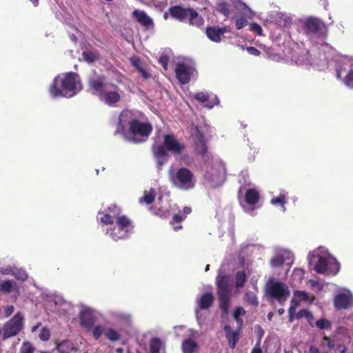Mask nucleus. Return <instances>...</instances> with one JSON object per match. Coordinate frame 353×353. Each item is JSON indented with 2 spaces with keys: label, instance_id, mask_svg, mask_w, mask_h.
Instances as JSON below:
<instances>
[{
  "label": "nucleus",
  "instance_id": "f257e3e1",
  "mask_svg": "<svg viewBox=\"0 0 353 353\" xmlns=\"http://www.w3.org/2000/svg\"><path fill=\"white\" fill-rule=\"evenodd\" d=\"M144 114L138 110L125 109L119 114V127L116 133H125V125H128L130 134L134 137L148 138L152 131V126L149 122H143Z\"/></svg>",
  "mask_w": 353,
  "mask_h": 353
},
{
  "label": "nucleus",
  "instance_id": "f03ea898",
  "mask_svg": "<svg viewBox=\"0 0 353 353\" xmlns=\"http://www.w3.org/2000/svg\"><path fill=\"white\" fill-rule=\"evenodd\" d=\"M185 149V144L180 143L172 134H165L163 137V144L159 145H154L152 148L157 166L160 169L168 160V152H172L174 155H179Z\"/></svg>",
  "mask_w": 353,
  "mask_h": 353
},
{
  "label": "nucleus",
  "instance_id": "7ed1b4c3",
  "mask_svg": "<svg viewBox=\"0 0 353 353\" xmlns=\"http://www.w3.org/2000/svg\"><path fill=\"white\" fill-rule=\"evenodd\" d=\"M77 74L70 72L56 77L49 88L53 97H72L77 94Z\"/></svg>",
  "mask_w": 353,
  "mask_h": 353
},
{
  "label": "nucleus",
  "instance_id": "20e7f679",
  "mask_svg": "<svg viewBox=\"0 0 353 353\" xmlns=\"http://www.w3.org/2000/svg\"><path fill=\"white\" fill-rule=\"evenodd\" d=\"M168 11L172 18L181 22L188 19L189 25L192 26L201 28L205 23L203 17L192 8L176 5L170 7Z\"/></svg>",
  "mask_w": 353,
  "mask_h": 353
},
{
  "label": "nucleus",
  "instance_id": "39448f33",
  "mask_svg": "<svg viewBox=\"0 0 353 353\" xmlns=\"http://www.w3.org/2000/svg\"><path fill=\"white\" fill-rule=\"evenodd\" d=\"M230 282V278L229 275L219 274L216 278L219 307L222 312L223 316H227L229 312L231 298V286Z\"/></svg>",
  "mask_w": 353,
  "mask_h": 353
},
{
  "label": "nucleus",
  "instance_id": "423d86ee",
  "mask_svg": "<svg viewBox=\"0 0 353 353\" xmlns=\"http://www.w3.org/2000/svg\"><path fill=\"white\" fill-rule=\"evenodd\" d=\"M169 178L172 185L181 190H189L195 186L196 180L194 175L187 168H180L176 172L170 170Z\"/></svg>",
  "mask_w": 353,
  "mask_h": 353
},
{
  "label": "nucleus",
  "instance_id": "0eeeda50",
  "mask_svg": "<svg viewBox=\"0 0 353 353\" xmlns=\"http://www.w3.org/2000/svg\"><path fill=\"white\" fill-rule=\"evenodd\" d=\"M134 225L132 221L125 215L117 217L113 228L107 230L106 234L114 241L127 239L132 233Z\"/></svg>",
  "mask_w": 353,
  "mask_h": 353
},
{
  "label": "nucleus",
  "instance_id": "6e6552de",
  "mask_svg": "<svg viewBox=\"0 0 353 353\" xmlns=\"http://www.w3.org/2000/svg\"><path fill=\"white\" fill-rule=\"evenodd\" d=\"M304 32L307 35H315L321 39L327 36V28L325 23L320 19L309 17L303 22Z\"/></svg>",
  "mask_w": 353,
  "mask_h": 353
},
{
  "label": "nucleus",
  "instance_id": "1a4fd4ad",
  "mask_svg": "<svg viewBox=\"0 0 353 353\" xmlns=\"http://www.w3.org/2000/svg\"><path fill=\"white\" fill-rule=\"evenodd\" d=\"M193 148L194 152L201 157L205 163L210 165L212 162V155L208 151V146L205 136L202 132L197 130L194 139Z\"/></svg>",
  "mask_w": 353,
  "mask_h": 353
},
{
  "label": "nucleus",
  "instance_id": "9d476101",
  "mask_svg": "<svg viewBox=\"0 0 353 353\" xmlns=\"http://www.w3.org/2000/svg\"><path fill=\"white\" fill-rule=\"evenodd\" d=\"M23 316L17 312L12 319L7 321L3 327V339L17 336L23 327Z\"/></svg>",
  "mask_w": 353,
  "mask_h": 353
},
{
  "label": "nucleus",
  "instance_id": "9b49d317",
  "mask_svg": "<svg viewBox=\"0 0 353 353\" xmlns=\"http://www.w3.org/2000/svg\"><path fill=\"white\" fill-rule=\"evenodd\" d=\"M269 295L279 301V302L285 301L290 294L288 287L280 282L273 283L268 288Z\"/></svg>",
  "mask_w": 353,
  "mask_h": 353
},
{
  "label": "nucleus",
  "instance_id": "f8f14e48",
  "mask_svg": "<svg viewBox=\"0 0 353 353\" xmlns=\"http://www.w3.org/2000/svg\"><path fill=\"white\" fill-rule=\"evenodd\" d=\"M105 77L104 75L97 74L91 77L88 80V86L90 90L94 94H99L100 96L104 92L105 86Z\"/></svg>",
  "mask_w": 353,
  "mask_h": 353
},
{
  "label": "nucleus",
  "instance_id": "ddd939ff",
  "mask_svg": "<svg viewBox=\"0 0 353 353\" xmlns=\"http://www.w3.org/2000/svg\"><path fill=\"white\" fill-rule=\"evenodd\" d=\"M205 179L213 188L221 186L224 182V176L221 171L211 168V170H207L205 173Z\"/></svg>",
  "mask_w": 353,
  "mask_h": 353
},
{
  "label": "nucleus",
  "instance_id": "4468645a",
  "mask_svg": "<svg viewBox=\"0 0 353 353\" xmlns=\"http://www.w3.org/2000/svg\"><path fill=\"white\" fill-rule=\"evenodd\" d=\"M176 77L181 84H186L190 81V68L183 62L177 63L175 68Z\"/></svg>",
  "mask_w": 353,
  "mask_h": 353
},
{
  "label": "nucleus",
  "instance_id": "2eb2a0df",
  "mask_svg": "<svg viewBox=\"0 0 353 353\" xmlns=\"http://www.w3.org/2000/svg\"><path fill=\"white\" fill-rule=\"evenodd\" d=\"M334 304L338 310L350 308L353 306V296L351 294L340 293L334 297Z\"/></svg>",
  "mask_w": 353,
  "mask_h": 353
},
{
  "label": "nucleus",
  "instance_id": "dca6fc26",
  "mask_svg": "<svg viewBox=\"0 0 353 353\" xmlns=\"http://www.w3.org/2000/svg\"><path fill=\"white\" fill-rule=\"evenodd\" d=\"M223 330L225 333V337L228 341L229 345L232 349H234L239 340L240 330H236L232 331L231 327L229 325H225Z\"/></svg>",
  "mask_w": 353,
  "mask_h": 353
},
{
  "label": "nucleus",
  "instance_id": "f3484780",
  "mask_svg": "<svg viewBox=\"0 0 353 353\" xmlns=\"http://www.w3.org/2000/svg\"><path fill=\"white\" fill-rule=\"evenodd\" d=\"M205 33L208 38L216 43L221 41V30L219 26H208L205 29Z\"/></svg>",
  "mask_w": 353,
  "mask_h": 353
},
{
  "label": "nucleus",
  "instance_id": "a211bd4d",
  "mask_svg": "<svg viewBox=\"0 0 353 353\" xmlns=\"http://www.w3.org/2000/svg\"><path fill=\"white\" fill-rule=\"evenodd\" d=\"M214 301V294L212 292H206L201 296L198 301V305L202 310L210 308Z\"/></svg>",
  "mask_w": 353,
  "mask_h": 353
},
{
  "label": "nucleus",
  "instance_id": "6ab92c4d",
  "mask_svg": "<svg viewBox=\"0 0 353 353\" xmlns=\"http://www.w3.org/2000/svg\"><path fill=\"white\" fill-rule=\"evenodd\" d=\"M132 16L139 23L143 26H149L152 23V20L143 10H134L132 12Z\"/></svg>",
  "mask_w": 353,
  "mask_h": 353
},
{
  "label": "nucleus",
  "instance_id": "aec40b11",
  "mask_svg": "<svg viewBox=\"0 0 353 353\" xmlns=\"http://www.w3.org/2000/svg\"><path fill=\"white\" fill-rule=\"evenodd\" d=\"M260 195L259 192L254 188L248 189L245 194V201L248 205L254 206L259 203Z\"/></svg>",
  "mask_w": 353,
  "mask_h": 353
},
{
  "label": "nucleus",
  "instance_id": "412c9836",
  "mask_svg": "<svg viewBox=\"0 0 353 353\" xmlns=\"http://www.w3.org/2000/svg\"><path fill=\"white\" fill-rule=\"evenodd\" d=\"M94 322L95 319L90 312L85 310L81 313L80 323L83 327L90 329L92 327Z\"/></svg>",
  "mask_w": 353,
  "mask_h": 353
},
{
  "label": "nucleus",
  "instance_id": "4be33fe9",
  "mask_svg": "<svg viewBox=\"0 0 353 353\" xmlns=\"http://www.w3.org/2000/svg\"><path fill=\"white\" fill-rule=\"evenodd\" d=\"M102 95L104 97L105 103L110 106H112L121 100V95L117 91L104 92Z\"/></svg>",
  "mask_w": 353,
  "mask_h": 353
},
{
  "label": "nucleus",
  "instance_id": "5701e85b",
  "mask_svg": "<svg viewBox=\"0 0 353 353\" xmlns=\"http://www.w3.org/2000/svg\"><path fill=\"white\" fill-rule=\"evenodd\" d=\"M99 53L97 50H86L82 52L83 59L88 63H92L99 59Z\"/></svg>",
  "mask_w": 353,
  "mask_h": 353
},
{
  "label": "nucleus",
  "instance_id": "b1692460",
  "mask_svg": "<svg viewBox=\"0 0 353 353\" xmlns=\"http://www.w3.org/2000/svg\"><path fill=\"white\" fill-rule=\"evenodd\" d=\"M198 345L192 339H188L182 343V350L183 353H193L197 348Z\"/></svg>",
  "mask_w": 353,
  "mask_h": 353
},
{
  "label": "nucleus",
  "instance_id": "393cba45",
  "mask_svg": "<svg viewBox=\"0 0 353 353\" xmlns=\"http://www.w3.org/2000/svg\"><path fill=\"white\" fill-rule=\"evenodd\" d=\"M156 197V192L154 188H150L148 192L145 191L144 195L139 198V202L140 203H145L150 205L154 201Z\"/></svg>",
  "mask_w": 353,
  "mask_h": 353
},
{
  "label": "nucleus",
  "instance_id": "a878e982",
  "mask_svg": "<svg viewBox=\"0 0 353 353\" xmlns=\"http://www.w3.org/2000/svg\"><path fill=\"white\" fill-rule=\"evenodd\" d=\"M235 285L236 288H241L245 285L247 281V276L245 271H238L235 274Z\"/></svg>",
  "mask_w": 353,
  "mask_h": 353
},
{
  "label": "nucleus",
  "instance_id": "bb28decb",
  "mask_svg": "<svg viewBox=\"0 0 353 353\" xmlns=\"http://www.w3.org/2000/svg\"><path fill=\"white\" fill-rule=\"evenodd\" d=\"M327 261L325 257L321 256L316 262L314 270L317 273L323 274L327 272Z\"/></svg>",
  "mask_w": 353,
  "mask_h": 353
},
{
  "label": "nucleus",
  "instance_id": "cd10ccee",
  "mask_svg": "<svg viewBox=\"0 0 353 353\" xmlns=\"http://www.w3.org/2000/svg\"><path fill=\"white\" fill-rule=\"evenodd\" d=\"M15 285V282L10 280L1 281L0 283V292L9 294L13 290Z\"/></svg>",
  "mask_w": 353,
  "mask_h": 353
},
{
  "label": "nucleus",
  "instance_id": "c85d7f7f",
  "mask_svg": "<svg viewBox=\"0 0 353 353\" xmlns=\"http://www.w3.org/2000/svg\"><path fill=\"white\" fill-rule=\"evenodd\" d=\"M161 341L159 338H152L150 343V353H160Z\"/></svg>",
  "mask_w": 353,
  "mask_h": 353
},
{
  "label": "nucleus",
  "instance_id": "c756f323",
  "mask_svg": "<svg viewBox=\"0 0 353 353\" xmlns=\"http://www.w3.org/2000/svg\"><path fill=\"white\" fill-rule=\"evenodd\" d=\"M57 348L61 353H70L72 350V344L69 341H64L58 344Z\"/></svg>",
  "mask_w": 353,
  "mask_h": 353
},
{
  "label": "nucleus",
  "instance_id": "7c9ffc66",
  "mask_svg": "<svg viewBox=\"0 0 353 353\" xmlns=\"http://www.w3.org/2000/svg\"><path fill=\"white\" fill-rule=\"evenodd\" d=\"M217 10L223 14L224 16L228 17L230 14V5L226 2L222 1L216 4Z\"/></svg>",
  "mask_w": 353,
  "mask_h": 353
},
{
  "label": "nucleus",
  "instance_id": "2f4dec72",
  "mask_svg": "<svg viewBox=\"0 0 353 353\" xmlns=\"http://www.w3.org/2000/svg\"><path fill=\"white\" fill-rule=\"evenodd\" d=\"M244 299L246 302L252 305L257 306L259 305L257 297L253 292H246L245 294Z\"/></svg>",
  "mask_w": 353,
  "mask_h": 353
},
{
  "label": "nucleus",
  "instance_id": "473e14b6",
  "mask_svg": "<svg viewBox=\"0 0 353 353\" xmlns=\"http://www.w3.org/2000/svg\"><path fill=\"white\" fill-rule=\"evenodd\" d=\"M99 214H102L100 221L105 225H112L114 223V218L108 211L106 212H99Z\"/></svg>",
  "mask_w": 353,
  "mask_h": 353
},
{
  "label": "nucleus",
  "instance_id": "72a5a7b5",
  "mask_svg": "<svg viewBox=\"0 0 353 353\" xmlns=\"http://www.w3.org/2000/svg\"><path fill=\"white\" fill-rule=\"evenodd\" d=\"M107 211L111 214L113 218L117 219V217L121 216V209L116 204H111L107 209Z\"/></svg>",
  "mask_w": 353,
  "mask_h": 353
},
{
  "label": "nucleus",
  "instance_id": "f704fd0d",
  "mask_svg": "<svg viewBox=\"0 0 353 353\" xmlns=\"http://www.w3.org/2000/svg\"><path fill=\"white\" fill-rule=\"evenodd\" d=\"M285 262L284 257L282 255H276L271 259L270 265L272 268H279L283 265Z\"/></svg>",
  "mask_w": 353,
  "mask_h": 353
},
{
  "label": "nucleus",
  "instance_id": "c9c22d12",
  "mask_svg": "<svg viewBox=\"0 0 353 353\" xmlns=\"http://www.w3.org/2000/svg\"><path fill=\"white\" fill-rule=\"evenodd\" d=\"M298 305V303L292 300L291 301V305L288 310V321L290 323H292L295 319L294 314L296 312V307Z\"/></svg>",
  "mask_w": 353,
  "mask_h": 353
},
{
  "label": "nucleus",
  "instance_id": "e433bc0d",
  "mask_svg": "<svg viewBox=\"0 0 353 353\" xmlns=\"http://www.w3.org/2000/svg\"><path fill=\"white\" fill-rule=\"evenodd\" d=\"M272 205H279L285 209V204L286 203V199L284 194H281L276 198H272L270 201Z\"/></svg>",
  "mask_w": 353,
  "mask_h": 353
},
{
  "label": "nucleus",
  "instance_id": "4c0bfd02",
  "mask_svg": "<svg viewBox=\"0 0 353 353\" xmlns=\"http://www.w3.org/2000/svg\"><path fill=\"white\" fill-rule=\"evenodd\" d=\"M105 336L111 341H117L120 339V334L115 330L112 328L107 330Z\"/></svg>",
  "mask_w": 353,
  "mask_h": 353
},
{
  "label": "nucleus",
  "instance_id": "58836bf2",
  "mask_svg": "<svg viewBox=\"0 0 353 353\" xmlns=\"http://www.w3.org/2000/svg\"><path fill=\"white\" fill-rule=\"evenodd\" d=\"M303 317L306 318L308 321H310L311 319H313V318H314L312 313L305 309L301 310L300 311H299L297 312V314L295 316V319H299Z\"/></svg>",
  "mask_w": 353,
  "mask_h": 353
},
{
  "label": "nucleus",
  "instance_id": "ea45409f",
  "mask_svg": "<svg viewBox=\"0 0 353 353\" xmlns=\"http://www.w3.org/2000/svg\"><path fill=\"white\" fill-rule=\"evenodd\" d=\"M194 98L200 103H205L209 101L210 95L208 92H200L196 93Z\"/></svg>",
  "mask_w": 353,
  "mask_h": 353
},
{
  "label": "nucleus",
  "instance_id": "a19ab883",
  "mask_svg": "<svg viewBox=\"0 0 353 353\" xmlns=\"http://www.w3.org/2000/svg\"><path fill=\"white\" fill-rule=\"evenodd\" d=\"M316 325L317 327H319V329H321V330L331 328L330 322L325 319H321L318 320L316 322Z\"/></svg>",
  "mask_w": 353,
  "mask_h": 353
},
{
  "label": "nucleus",
  "instance_id": "79ce46f5",
  "mask_svg": "<svg viewBox=\"0 0 353 353\" xmlns=\"http://www.w3.org/2000/svg\"><path fill=\"white\" fill-rule=\"evenodd\" d=\"M39 339L43 341H47L50 336V330L47 327H43L39 334Z\"/></svg>",
  "mask_w": 353,
  "mask_h": 353
},
{
  "label": "nucleus",
  "instance_id": "37998d69",
  "mask_svg": "<svg viewBox=\"0 0 353 353\" xmlns=\"http://www.w3.org/2000/svg\"><path fill=\"white\" fill-rule=\"evenodd\" d=\"M13 275L18 280L26 281L28 279V274L26 272L21 269L17 270L14 272H13Z\"/></svg>",
  "mask_w": 353,
  "mask_h": 353
},
{
  "label": "nucleus",
  "instance_id": "c03bdc74",
  "mask_svg": "<svg viewBox=\"0 0 353 353\" xmlns=\"http://www.w3.org/2000/svg\"><path fill=\"white\" fill-rule=\"evenodd\" d=\"M248 24V21L243 17L238 18L235 21V26L237 30H241Z\"/></svg>",
  "mask_w": 353,
  "mask_h": 353
},
{
  "label": "nucleus",
  "instance_id": "a18cd8bd",
  "mask_svg": "<svg viewBox=\"0 0 353 353\" xmlns=\"http://www.w3.org/2000/svg\"><path fill=\"white\" fill-rule=\"evenodd\" d=\"M344 83L348 87L352 86V84L353 83V70H350L347 72L344 79Z\"/></svg>",
  "mask_w": 353,
  "mask_h": 353
},
{
  "label": "nucleus",
  "instance_id": "49530a36",
  "mask_svg": "<svg viewBox=\"0 0 353 353\" xmlns=\"http://www.w3.org/2000/svg\"><path fill=\"white\" fill-rule=\"evenodd\" d=\"M185 215L181 214V212L175 214L172 219L170 222L171 224L174 225L175 223H181L185 219Z\"/></svg>",
  "mask_w": 353,
  "mask_h": 353
},
{
  "label": "nucleus",
  "instance_id": "de8ad7c7",
  "mask_svg": "<svg viewBox=\"0 0 353 353\" xmlns=\"http://www.w3.org/2000/svg\"><path fill=\"white\" fill-rule=\"evenodd\" d=\"M169 57L167 55H162L159 59V63L163 66V69L168 70Z\"/></svg>",
  "mask_w": 353,
  "mask_h": 353
},
{
  "label": "nucleus",
  "instance_id": "09e8293b",
  "mask_svg": "<svg viewBox=\"0 0 353 353\" xmlns=\"http://www.w3.org/2000/svg\"><path fill=\"white\" fill-rule=\"evenodd\" d=\"M132 65L139 71L140 69H141L142 64L140 59L137 57H133L130 59Z\"/></svg>",
  "mask_w": 353,
  "mask_h": 353
},
{
  "label": "nucleus",
  "instance_id": "8fccbe9b",
  "mask_svg": "<svg viewBox=\"0 0 353 353\" xmlns=\"http://www.w3.org/2000/svg\"><path fill=\"white\" fill-rule=\"evenodd\" d=\"M250 27L251 31L256 33L258 35L262 34V28L258 23L253 22L250 24Z\"/></svg>",
  "mask_w": 353,
  "mask_h": 353
},
{
  "label": "nucleus",
  "instance_id": "3c124183",
  "mask_svg": "<svg viewBox=\"0 0 353 353\" xmlns=\"http://www.w3.org/2000/svg\"><path fill=\"white\" fill-rule=\"evenodd\" d=\"M245 314V310L241 307H236L233 313V317L234 319L240 318L239 316H244Z\"/></svg>",
  "mask_w": 353,
  "mask_h": 353
},
{
  "label": "nucleus",
  "instance_id": "603ef678",
  "mask_svg": "<svg viewBox=\"0 0 353 353\" xmlns=\"http://www.w3.org/2000/svg\"><path fill=\"white\" fill-rule=\"evenodd\" d=\"M103 331V329L101 326L97 325L92 330L93 336L95 339H98L102 335Z\"/></svg>",
  "mask_w": 353,
  "mask_h": 353
},
{
  "label": "nucleus",
  "instance_id": "864d4df0",
  "mask_svg": "<svg viewBox=\"0 0 353 353\" xmlns=\"http://www.w3.org/2000/svg\"><path fill=\"white\" fill-rule=\"evenodd\" d=\"M246 50L248 51V52L250 54H252L254 56L258 57L261 54L260 50H259L258 49H256V48L252 47V46L247 47Z\"/></svg>",
  "mask_w": 353,
  "mask_h": 353
},
{
  "label": "nucleus",
  "instance_id": "5fc2aeb1",
  "mask_svg": "<svg viewBox=\"0 0 353 353\" xmlns=\"http://www.w3.org/2000/svg\"><path fill=\"white\" fill-rule=\"evenodd\" d=\"M261 338L262 335L260 336V339L258 340L257 343L255 345V347L253 348L251 353H262V350L260 347Z\"/></svg>",
  "mask_w": 353,
  "mask_h": 353
},
{
  "label": "nucleus",
  "instance_id": "6e6d98bb",
  "mask_svg": "<svg viewBox=\"0 0 353 353\" xmlns=\"http://www.w3.org/2000/svg\"><path fill=\"white\" fill-rule=\"evenodd\" d=\"M14 306L13 305H8L5 307L4 312H5V316L9 317L14 312Z\"/></svg>",
  "mask_w": 353,
  "mask_h": 353
},
{
  "label": "nucleus",
  "instance_id": "4d7b16f0",
  "mask_svg": "<svg viewBox=\"0 0 353 353\" xmlns=\"http://www.w3.org/2000/svg\"><path fill=\"white\" fill-rule=\"evenodd\" d=\"M34 347L31 345H28L26 347L21 349L20 353H33Z\"/></svg>",
  "mask_w": 353,
  "mask_h": 353
},
{
  "label": "nucleus",
  "instance_id": "13d9d810",
  "mask_svg": "<svg viewBox=\"0 0 353 353\" xmlns=\"http://www.w3.org/2000/svg\"><path fill=\"white\" fill-rule=\"evenodd\" d=\"M139 72L144 79H148L151 77L150 74L143 68L140 69Z\"/></svg>",
  "mask_w": 353,
  "mask_h": 353
},
{
  "label": "nucleus",
  "instance_id": "bf43d9fd",
  "mask_svg": "<svg viewBox=\"0 0 353 353\" xmlns=\"http://www.w3.org/2000/svg\"><path fill=\"white\" fill-rule=\"evenodd\" d=\"M241 5L242 6V10L243 11V13L246 15L252 14V10L245 3H241Z\"/></svg>",
  "mask_w": 353,
  "mask_h": 353
},
{
  "label": "nucleus",
  "instance_id": "052dcab7",
  "mask_svg": "<svg viewBox=\"0 0 353 353\" xmlns=\"http://www.w3.org/2000/svg\"><path fill=\"white\" fill-rule=\"evenodd\" d=\"M221 30L222 34L226 33V32H231V28L228 26H225L223 27L220 28Z\"/></svg>",
  "mask_w": 353,
  "mask_h": 353
},
{
  "label": "nucleus",
  "instance_id": "680f3d73",
  "mask_svg": "<svg viewBox=\"0 0 353 353\" xmlns=\"http://www.w3.org/2000/svg\"><path fill=\"white\" fill-rule=\"evenodd\" d=\"M183 215H185V216H186L188 214L191 213L192 209L190 207L185 206L183 208Z\"/></svg>",
  "mask_w": 353,
  "mask_h": 353
},
{
  "label": "nucleus",
  "instance_id": "e2e57ef3",
  "mask_svg": "<svg viewBox=\"0 0 353 353\" xmlns=\"http://www.w3.org/2000/svg\"><path fill=\"white\" fill-rule=\"evenodd\" d=\"M309 353H320V352L319 348L312 345L309 348Z\"/></svg>",
  "mask_w": 353,
  "mask_h": 353
},
{
  "label": "nucleus",
  "instance_id": "0e129e2a",
  "mask_svg": "<svg viewBox=\"0 0 353 353\" xmlns=\"http://www.w3.org/2000/svg\"><path fill=\"white\" fill-rule=\"evenodd\" d=\"M239 325V329L241 331V327L243 325V319L241 318H237V319H234Z\"/></svg>",
  "mask_w": 353,
  "mask_h": 353
},
{
  "label": "nucleus",
  "instance_id": "69168bd1",
  "mask_svg": "<svg viewBox=\"0 0 353 353\" xmlns=\"http://www.w3.org/2000/svg\"><path fill=\"white\" fill-rule=\"evenodd\" d=\"M41 323H38L36 325L33 326L32 327V332H34L41 325Z\"/></svg>",
  "mask_w": 353,
  "mask_h": 353
},
{
  "label": "nucleus",
  "instance_id": "338daca9",
  "mask_svg": "<svg viewBox=\"0 0 353 353\" xmlns=\"http://www.w3.org/2000/svg\"><path fill=\"white\" fill-rule=\"evenodd\" d=\"M34 6H37L39 5V0H30Z\"/></svg>",
  "mask_w": 353,
  "mask_h": 353
},
{
  "label": "nucleus",
  "instance_id": "774afa93",
  "mask_svg": "<svg viewBox=\"0 0 353 353\" xmlns=\"http://www.w3.org/2000/svg\"><path fill=\"white\" fill-rule=\"evenodd\" d=\"M284 312H285V310H284V309H283V308H280V309H279V310H278V313H279L280 315L283 314Z\"/></svg>",
  "mask_w": 353,
  "mask_h": 353
}]
</instances>
